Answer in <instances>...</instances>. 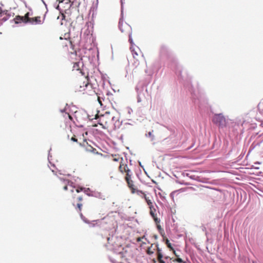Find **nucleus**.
Listing matches in <instances>:
<instances>
[{"instance_id": "nucleus-7", "label": "nucleus", "mask_w": 263, "mask_h": 263, "mask_svg": "<svg viewBox=\"0 0 263 263\" xmlns=\"http://www.w3.org/2000/svg\"><path fill=\"white\" fill-rule=\"evenodd\" d=\"M125 180L128 184L129 187H130L131 189H132L133 190H134V188H133L134 184H133V181L130 179H127V178H126Z\"/></svg>"}, {"instance_id": "nucleus-6", "label": "nucleus", "mask_w": 263, "mask_h": 263, "mask_svg": "<svg viewBox=\"0 0 263 263\" xmlns=\"http://www.w3.org/2000/svg\"><path fill=\"white\" fill-rule=\"evenodd\" d=\"M86 151H87V152H91V153L96 154H101V155H102L101 154H100L98 152H97V150H96V148H93L92 147H91L90 145L88 146V147H87L86 148Z\"/></svg>"}, {"instance_id": "nucleus-10", "label": "nucleus", "mask_w": 263, "mask_h": 263, "mask_svg": "<svg viewBox=\"0 0 263 263\" xmlns=\"http://www.w3.org/2000/svg\"><path fill=\"white\" fill-rule=\"evenodd\" d=\"M157 256L158 261L163 259V255L162 253H157Z\"/></svg>"}, {"instance_id": "nucleus-34", "label": "nucleus", "mask_w": 263, "mask_h": 263, "mask_svg": "<svg viewBox=\"0 0 263 263\" xmlns=\"http://www.w3.org/2000/svg\"><path fill=\"white\" fill-rule=\"evenodd\" d=\"M78 200H79V201L82 200V197H79L78 198Z\"/></svg>"}, {"instance_id": "nucleus-52", "label": "nucleus", "mask_w": 263, "mask_h": 263, "mask_svg": "<svg viewBox=\"0 0 263 263\" xmlns=\"http://www.w3.org/2000/svg\"><path fill=\"white\" fill-rule=\"evenodd\" d=\"M144 172L145 174H147V172H146V171H144Z\"/></svg>"}, {"instance_id": "nucleus-13", "label": "nucleus", "mask_w": 263, "mask_h": 263, "mask_svg": "<svg viewBox=\"0 0 263 263\" xmlns=\"http://www.w3.org/2000/svg\"><path fill=\"white\" fill-rule=\"evenodd\" d=\"M166 244L167 246V247L171 249H173V247H172V245L171 243H170V241L167 239L166 241Z\"/></svg>"}, {"instance_id": "nucleus-47", "label": "nucleus", "mask_w": 263, "mask_h": 263, "mask_svg": "<svg viewBox=\"0 0 263 263\" xmlns=\"http://www.w3.org/2000/svg\"><path fill=\"white\" fill-rule=\"evenodd\" d=\"M138 241H140V238H139L138 239Z\"/></svg>"}, {"instance_id": "nucleus-22", "label": "nucleus", "mask_w": 263, "mask_h": 263, "mask_svg": "<svg viewBox=\"0 0 263 263\" xmlns=\"http://www.w3.org/2000/svg\"><path fill=\"white\" fill-rule=\"evenodd\" d=\"M84 189V193L86 194V193H88L89 191H90V189L89 188Z\"/></svg>"}, {"instance_id": "nucleus-46", "label": "nucleus", "mask_w": 263, "mask_h": 263, "mask_svg": "<svg viewBox=\"0 0 263 263\" xmlns=\"http://www.w3.org/2000/svg\"><path fill=\"white\" fill-rule=\"evenodd\" d=\"M114 160L116 161H118L117 159H116V158L114 159Z\"/></svg>"}, {"instance_id": "nucleus-3", "label": "nucleus", "mask_w": 263, "mask_h": 263, "mask_svg": "<svg viewBox=\"0 0 263 263\" xmlns=\"http://www.w3.org/2000/svg\"><path fill=\"white\" fill-rule=\"evenodd\" d=\"M26 19H25L24 17H23V16H20V15H17L14 18L15 23L16 24H19L21 22L25 23V21H26Z\"/></svg>"}, {"instance_id": "nucleus-36", "label": "nucleus", "mask_w": 263, "mask_h": 263, "mask_svg": "<svg viewBox=\"0 0 263 263\" xmlns=\"http://www.w3.org/2000/svg\"><path fill=\"white\" fill-rule=\"evenodd\" d=\"M157 228H158V229H159V230H160V229H161V226H159V225L157 226Z\"/></svg>"}, {"instance_id": "nucleus-17", "label": "nucleus", "mask_w": 263, "mask_h": 263, "mask_svg": "<svg viewBox=\"0 0 263 263\" xmlns=\"http://www.w3.org/2000/svg\"><path fill=\"white\" fill-rule=\"evenodd\" d=\"M147 253L149 255H151L154 253V252L151 251V248H148L147 251Z\"/></svg>"}, {"instance_id": "nucleus-35", "label": "nucleus", "mask_w": 263, "mask_h": 263, "mask_svg": "<svg viewBox=\"0 0 263 263\" xmlns=\"http://www.w3.org/2000/svg\"><path fill=\"white\" fill-rule=\"evenodd\" d=\"M141 101V100L140 98H138V102H140Z\"/></svg>"}, {"instance_id": "nucleus-41", "label": "nucleus", "mask_w": 263, "mask_h": 263, "mask_svg": "<svg viewBox=\"0 0 263 263\" xmlns=\"http://www.w3.org/2000/svg\"><path fill=\"white\" fill-rule=\"evenodd\" d=\"M64 1V0H60L59 1V3H62Z\"/></svg>"}, {"instance_id": "nucleus-20", "label": "nucleus", "mask_w": 263, "mask_h": 263, "mask_svg": "<svg viewBox=\"0 0 263 263\" xmlns=\"http://www.w3.org/2000/svg\"><path fill=\"white\" fill-rule=\"evenodd\" d=\"M60 179L61 181H63V182L65 184H66L67 183H69V181L68 180H66L63 178H60Z\"/></svg>"}, {"instance_id": "nucleus-5", "label": "nucleus", "mask_w": 263, "mask_h": 263, "mask_svg": "<svg viewBox=\"0 0 263 263\" xmlns=\"http://www.w3.org/2000/svg\"><path fill=\"white\" fill-rule=\"evenodd\" d=\"M154 130L148 132L145 134V137L151 138V141L153 142L155 140V136L153 134Z\"/></svg>"}, {"instance_id": "nucleus-25", "label": "nucleus", "mask_w": 263, "mask_h": 263, "mask_svg": "<svg viewBox=\"0 0 263 263\" xmlns=\"http://www.w3.org/2000/svg\"><path fill=\"white\" fill-rule=\"evenodd\" d=\"M82 206V204L81 203H78L77 204V206L80 209V210H81Z\"/></svg>"}, {"instance_id": "nucleus-33", "label": "nucleus", "mask_w": 263, "mask_h": 263, "mask_svg": "<svg viewBox=\"0 0 263 263\" xmlns=\"http://www.w3.org/2000/svg\"><path fill=\"white\" fill-rule=\"evenodd\" d=\"M139 164L141 167H143V166L142 165L141 162L140 161H139Z\"/></svg>"}, {"instance_id": "nucleus-49", "label": "nucleus", "mask_w": 263, "mask_h": 263, "mask_svg": "<svg viewBox=\"0 0 263 263\" xmlns=\"http://www.w3.org/2000/svg\"><path fill=\"white\" fill-rule=\"evenodd\" d=\"M126 124L130 125V123H126Z\"/></svg>"}, {"instance_id": "nucleus-24", "label": "nucleus", "mask_w": 263, "mask_h": 263, "mask_svg": "<svg viewBox=\"0 0 263 263\" xmlns=\"http://www.w3.org/2000/svg\"><path fill=\"white\" fill-rule=\"evenodd\" d=\"M151 210H152V208L151 209ZM150 213H151V215L152 216V217L153 218H155V214L152 210H151Z\"/></svg>"}, {"instance_id": "nucleus-15", "label": "nucleus", "mask_w": 263, "mask_h": 263, "mask_svg": "<svg viewBox=\"0 0 263 263\" xmlns=\"http://www.w3.org/2000/svg\"><path fill=\"white\" fill-rule=\"evenodd\" d=\"M176 261L179 263H182V262L185 263V261H184L181 258H179V257H177V258L176 259Z\"/></svg>"}, {"instance_id": "nucleus-28", "label": "nucleus", "mask_w": 263, "mask_h": 263, "mask_svg": "<svg viewBox=\"0 0 263 263\" xmlns=\"http://www.w3.org/2000/svg\"><path fill=\"white\" fill-rule=\"evenodd\" d=\"M158 261L159 263H165V261L163 259L159 260Z\"/></svg>"}, {"instance_id": "nucleus-27", "label": "nucleus", "mask_w": 263, "mask_h": 263, "mask_svg": "<svg viewBox=\"0 0 263 263\" xmlns=\"http://www.w3.org/2000/svg\"><path fill=\"white\" fill-rule=\"evenodd\" d=\"M154 218V220H155L156 222L158 223V222H160V220H159L158 219V218H156V217H155V218Z\"/></svg>"}, {"instance_id": "nucleus-23", "label": "nucleus", "mask_w": 263, "mask_h": 263, "mask_svg": "<svg viewBox=\"0 0 263 263\" xmlns=\"http://www.w3.org/2000/svg\"><path fill=\"white\" fill-rule=\"evenodd\" d=\"M71 140L73 142H77V141H78L77 139L73 137H72L71 138Z\"/></svg>"}, {"instance_id": "nucleus-51", "label": "nucleus", "mask_w": 263, "mask_h": 263, "mask_svg": "<svg viewBox=\"0 0 263 263\" xmlns=\"http://www.w3.org/2000/svg\"><path fill=\"white\" fill-rule=\"evenodd\" d=\"M144 172L145 174H147V172H146V171H144Z\"/></svg>"}, {"instance_id": "nucleus-1", "label": "nucleus", "mask_w": 263, "mask_h": 263, "mask_svg": "<svg viewBox=\"0 0 263 263\" xmlns=\"http://www.w3.org/2000/svg\"><path fill=\"white\" fill-rule=\"evenodd\" d=\"M212 121L214 124L219 128H223L227 126L228 120L226 119L222 113H219L214 115Z\"/></svg>"}, {"instance_id": "nucleus-8", "label": "nucleus", "mask_w": 263, "mask_h": 263, "mask_svg": "<svg viewBox=\"0 0 263 263\" xmlns=\"http://www.w3.org/2000/svg\"><path fill=\"white\" fill-rule=\"evenodd\" d=\"M144 198L147 203V204L149 206V208L151 209L153 206V203L151 200L149 199V197H147L146 195H144Z\"/></svg>"}, {"instance_id": "nucleus-2", "label": "nucleus", "mask_w": 263, "mask_h": 263, "mask_svg": "<svg viewBox=\"0 0 263 263\" xmlns=\"http://www.w3.org/2000/svg\"><path fill=\"white\" fill-rule=\"evenodd\" d=\"M45 20V18L43 20ZM44 21H41V17L38 16L31 18L26 19L25 23H30L31 25H42L43 24Z\"/></svg>"}, {"instance_id": "nucleus-31", "label": "nucleus", "mask_w": 263, "mask_h": 263, "mask_svg": "<svg viewBox=\"0 0 263 263\" xmlns=\"http://www.w3.org/2000/svg\"><path fill=\"white\" fill-rule=\"evenodd\" d=\"M41 1L42 2V3L44 4V5L45 6V7H47V5H46V4L45 3V2H44V0H41Z\"/></svg>"}, {"instance_id": "nucleus-40", "label": "nucleus", "mask_w": 263, "mask_h": 263, "mask_svg": "<svg viewBox=\"0 0 263 263\" xmlns=\"http://www.w3.org/2000/svg\"><path fill=\"white\" fill-rule=\"evenodd\" d=\"M174 253L175 254V256H176L177 257L178 256V255L176 253V252L174 251Z\"/></svg>"}, {"instance_id": "nucleus-18", "label": "nucleus", "mask_w": 263, "mask_h": 263, "mask_svg": "<svg viewBox=\"0 0 263 263\" xmlns=\"http://www.w3.org/2000/svg\"><path fill=\"white\" fill-rule=\"evenodd\" d=\"M156 246H157V253H162V250L160 248H159L158 244L156 245Z\"/></svg>"}, {"instance_id": "nucleus-44", "label": "nucleus", "mask_w": 263, "mask_h": 263, "mask_svg": "<svg viewBox=\"0 0 263 263\" xmlns=\"http://www.w3.org/2000/svg\"><path fill=\"white\" fill-rule=\"evenodd\" d=\"M155 239H157L158 238V236L157 235H155Z\"/></svg>"}, {"instance_id": "nucleus-11", "label": "nucleus", "mask_w": 263, "mask_h": 263, "mask_svg": "<svg viewBox=\"0 0 263 263\" xmlns=\"http://www.w3.org/2000/svg\"><path fill=\"white\" fill-rule=\"evenodd\" d=\"M80 217H81V219L85 222V223H89V221L87 220V219L82 215V213H81L80 214Z\"/></svg>"}, {"instance_id": "nucleus-37", "label": "nucleus", "mask_w": 263, "mask_h": 263, "mask_svg": "<svg viewBox=\"0 0 263 263\" xmlns=\"http://www.w3.org/2000/svg\"><path fill=\"white\" fill-rule=\"evenodd\" d=\"M65 16L63 14L62 15V20L65 19Z\"/></svg>"}, {"instance_id": "nucleus-29", "label": "nucleus", "mask_w": 263, "mask_h": 263, "mask_svg": "<svg viewBox=\"0 0 263 263\" xmlns=\"http://www.w3.org/2000/svg\"><path fill=\"white\" fill-rule=\"evenodd\" d=\"M195 176H193V175H192V176H190V178L191 179H195Z\"/></svg>"}, {"instance_id": "nucleus-39", "label": "nucleus", "mask_w": 263, "mask_h": 263, "mask_svg": "<svg viewBox=\"0 0 263 263\" xmlns=\"http://www.w3.org/2000/svg\"><path fill=\"white\" fill-rule=\"evenodd\" d=\"M67 115H68V117L69 118V119H71V116L69 114H67Z\"/></svg>"}, {"instance_id": "nucleus-48", "label": "nucleus", "mask_w": 263, "mask_h": 263, "mask_svg": "<svg viewBox=\"0 0 263 263\" xmlns=\"http://www.w3.org/2000/svg\"><path fill=\"white\" fill-rule=\"evenodd\" d=\"M165 259H167V258H168V257H167V256H165Z\"/></svg>"}, {"instance_id": "nucleus-4", "label": "nucleus", "mask_w": 263, "mask_h": 263, "mask_svg": "<svg viewBox=\"0 0 263 263\" xmlns=\"http://www.w3.org/2000/svg\"><path fill=\"white\" fill-rule=\"evenodd\" d=\"M86 195H88V196H91V197H96L97 198H100V199H102L103 200L105 199V198L104 197V196H103L101 193H95L94 194H89V193H86Z\"/></svg>"}, {"instance_id": "nucleus-14", "label": "nucleus", "mask_w": 263, "mask_h": 263, "mask_svg": "<svg viewBox=\"0 0 263 263\" xmlns=\"http://www.w3.org/2000/svg\"><path fill=\"white\" fill-rule=\"evenodd\" d=\"M129 41L132 45H133L134 44L133 40L132 39V34H130L129 35Z\"/></svg>"}, {"instance_id": "nucleus-12", "label": "nucleus", "mask_w": 263, "mask_h": 263, "mask_svg": "<svg viewBox=\"0 0 263 263\" xmlns=\"http://www.w3.org/2000/svg\"><path fill=\"white\" fill-rule=\"evenodd\" d=\"M130 49H132V53H133V57L134 58H135V57L136 56H138V54L137 52L135 50V49H132V47H131Z\"/></svg>"}, {"instance_id": "nucleus-45", "label": "nucleus", "mask_w": 263, "mask_h": 263, "mask_svg": "<svg viewBox=\"0 0 263 263\" xmlns=\"http://www.w3.org/2000/svg\"><path fill=\"white\" fill-rule=\"evenodd\" d=\"M186 176H188V177H190V176L189 175V174H186Z\"/></svg>"}, {"instance_id": "nucleus-32", "label": "nucleus", "mask_w": 263, "mask_h": 263, "mask_svg": "<svg viewBox=\"0 0 263 263\" xmlns=\"http://www.w3.org/2000/svg\"><path fill=\"white\" fill-rule=\"evenodd\" d=\"M2 12H3V10H2V8H1V7H0V15H1Z\"/></svg>"}, {"instance_id": "nucleus-26", "label": "nucleus", "mask_w": 263, "mask_h": 263, "mask_svg": "<svg viewBox=\"0 0 263 263\" xmlns=\"http://www.w3.org/2000/svg\"><path fill=\"white\" fill-rule=\"evenodd\" d=\"M66 111V108H64V109H60V111L61 112V113H63V112H65Z\"/></svg>"}, {"instance_id": "nucleus-38", "label": "nucleus", "mask_w": 263, "mask_h": 263, "mask_svg": "<svg viewBox=\"0 0 263 263\" xmlns=\"http://www.w3.org/2000/svg\"><path fill=\"white\" fill-rule=\"evenodd\" d=\"M67 2H66V3H70L71 2V0H66Z\"/></svg>"}, {"instance_id": "nucleus-9", "label": "nucleus", "mask_w": 263, "mask_h": 263, "mask_svg": "<svg viewBox=\"0 0 263 263\" xmlns=\"http://www.w3.org/2000/svg\"><path fill=\"white\" fill-rule=\"evenodd\" d=\"M126 176L125 177V179L126 178L130 179L131 173H132L130 170L128 168L127 170H126Z\"/></svg>"}, {"instance_id": "nucleus-30", "label": "nucleus", "mask_w": 263, "mask_h": 263, "mask_svg": "<svg viewBox=\"0 0 263 263\" xmlns=\"http://www.w3.org/2000/svg\"><path fill=\"white\" fill-rule=\"evenodd\" d=\"M63 189L64 190H67V185H65L64 187H63Z\"/></svg>"}, {"instance_id": "nucleus-19", "label": "nucleus", "mask_w": 263, "mask_h": 263, "mask_svg": "<svg viewBox=\"0 0 263 263\" xmlns=\"http://www.w3.org/2000/svg\"><path fill=\"white\" fill-rule=\"evenodd\" d=\"M127 113L129 115H130L132 114V112H133L132 109L129 107L127 108Z\"/></svg>"}, {"instance_id": "nucleus-16", "label": "nucleus", "mask_w": 263, "mask_h": 263, "mask_svg": "<svg viewBox=\"0 0 263 263\" xmlns=\"http://www.w3.org/2000/svg\"><path fill=\"white\" fill-rule=\"evenodd\" d=\"M29 15H30V13L27 12L25 14V15L23 17H24L25 19L31 18V17H29Z\"/></svg>"}, {"instance_id": "nucleus-42", "label": "nucleus", "mask_w": 263, "mask_h": 263, "mask_svg": "<svg viewBox=\"0 0 263 263\" xmlns=\"http://www.w3.org/2000/svg\"><path fill=\"white\" fill-rule=\"evenodd\" d=\"M115 120V117H113L112 118V120L114 121Z\"/></svg>"}, {"instance_id": "nucleus-43", "label": "nucleus", "mask_w": 263, "mask_h": 263, "mask_svg": "<svg viewBox=\"0 0 263 263\" xmlns=\"http://www.w3.org/2000/svg\"><path fill=\"white\" fill-rule=\"evenodd\" d=\"M154 263H156V261L155 259H153Z\"/></svg>"}, {"instance_id": "nucleus-21", "label": "nucleus", "mask_w": 263, "mask_h": 263, "mask_svg": "<svg viewBox=\"0 0 263 263\" xmlns=\"http://www.w3.org/2000/svg\"><path fill=\"white\" fill-rule=\"evenodd\" d=\"M83 189L84 188L83 187H78V189H76V191L77 193H79L80 192L82 191Z\"/></svg>"}, {"instance_id": "nucleus-50", "label": "nucleus", "mask_w": 263, "mask_h": 263, "mask_svg": "<svg viewBox=\"0 0 263 263\" xmlns=\"http://www.w3.org/2000/svg\"><path fill=\"white\" fill-rule=\"evenodd\" d=\"M144 172L145 174H147V172H146V171H144Z\"/></svg>"}]
</instances>
